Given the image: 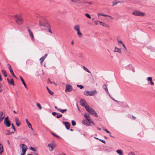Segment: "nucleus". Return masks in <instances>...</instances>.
Returning <instances> with one entry per match:
<instances>
[{"label": "nucleus", "instance_id": "338daca9", "mask_svg": "<svg viewBox=\"0 0 155 155\" xmlns=\"http://www.w3.org/2000/svg\"><path fill=\"white\" fill-rule=\"evenodd\" d=\"M40 61V64H41V65H42V62L43 61Z\"/></svg>", "mask_w": 155, "mask_h": 155}, {"label": "nucleus", "instance_id": "f03ea898", "mask_svg": "<svg viewBox=\"0 0 155 155\" xmlns=\"http://www.w3.org/2000/svg\"><path fill=\"white\" fill-rule=\"evenodd\" d=\"M86 110L93 115L97 117L98 116L95 111L89 106L86 107L85 108Z\"/></svg>", "mask_w": 155, "mask_h": 155}, {"label": "nucleus", "instance_id": "39448f33", "mask_svg": "<svg viewBox=\"0 0 155 155\" xmlns=\"http://www.w3.org/2000/svg\"><path fill=\"white\" fill-rule=\"evenodd\" d=\"M20 147L22 149V153L21 155H24L27 150V146L24 144H22L20 145Z\"/></svg>", "mask_w": 155, "mask_h": 155}, {"label": "nucleus", "instance_id": "b1692460", "mask_svg": "<svg viewBox=\"0 0 155 155\" xmlns=\"http://www.w3.org/2000/svg\"><path fill=\"white\" fill-rule=\"evenodd\" d=\"M3 151V146L0 143V154H1Z\"/></svg>", "mask_w": 155, "mask_h": 155}, {"label": "nucleus", "instance_id": "f8f14e48", "mask_svg": "<svg viewBox=\"0 0 155 155\" xmlns=\"http://www.w3.org/2000/svg\"><path fill=\"white\" fill-rule=\"evenodd\" d=\"M28 30L29 33V35L31 36V39L32 41H35V39L31 31V30L29 29L28 28Z\"/></svg>", "mask_w": 155, "mask_h": 155}, {"label": "nucleus", "instance_id": "8fccbe9b", "mask_svg": "<svg viewBox=\"0 0 155 155\" xmlns=\"http://www.w3.org/2000/svg\"><path fill=\"white\" fill-rule=\"evenodd\" d=\"M99 140H100V141H101L102 143H105V142L104 140H101V139H99Z\"/></svg>", "mask_w": 155, "mask_h": 155}, {"label": "nucleus", "instance_id": "e2e57ef3", "mask_svg": "<svg viewBox=\"0 0 155 155\" xmlns=\"http://www.w3.org/2000/svg\"><path fill=\"white\" fill-rule=\"evenodd\" d=\"M48 82H49L50 83L51 82V81H50V80L49 78H48Z\"/></svg>", "mask_w": 155, "mask_h": 155}, {"label": "nucleus", "instance_id": "ddd939ff", "mask_svg": "<svg viewBox=\"0 0 155 155\" xmlns=\"http://www.w3.org/2000/svg\"><path fill=\"white\" fill-rule=\"evenodd\" d=\"M99 22L100 23V24L101 25H102V26L104 27H107L108 28L109 27V25H107L104 22L100 21H99Z\"/></svg>", "mask_w": 155, "mask_h": 155}, {"label": "nucleus", "instance_id": "0eeeda50", "mask_svg": "<svg viewBox=\"0 0 155 155\" xmlns=\"http://www.w3.org/2000/svg\"><path fill=\"white\" fill-rule=\"evenodd\" d=\"M84 117L88 121L89 123H91L93 124L94 125V122L92 121V119L91 118L89 117V114H84Z\"/></svg>", "mask_w": 155, "mask_h": 155}, {"label": "nucleus", "instance_id": "f704fd0d", "mask_svg": "<svg viewBox=\"0 0 155 155\" xmlns=\"http://www.w3.org/2000/svg\"><path fill=\"white\" fill-rule=\"evenodd\" d=\"M85 15L87 17L89 18H91V16L88 13H86L85 14Z\"/></svg>", "mask_w": 155, "mask_h": 155}, {"label": "nucleus", "instance_id": "20e7f679", "mask_svg": "<svg viewBox=\"0 0 155 155\" xmlns=\"http://www.w3.org/2000/svg\"><path fill=\"white\" fill-rule=\"evenodd\" d=\"M80 26L79 25H76L74 26V28L75 30L77 31L78 35L80 37H81L82 35L80 31Z\"/></svg>", "mask_w": 155, "mask_h": 155}, {"label": "nucleus", "instance_id": "58836bf2", "mask_svg": "<svg viewBox=\"0 0 155 155\" xmlns=\"http://www.w3.org/2000/svg\"><path fill=\"white\" fill-rule=\"evenodd\" d=\"M0 122H1L5 117V116L0 117Z\"/></svg>", "mask_w": 155, "mask_h": 155}, {"label": "nucleus", "instance_id": "5701e85b", "mask_svg": "<svg viewBox=\"0 0 155 155\" xmlns=\"http://www.w3.org/2000/svg\"><path fill=\"white\" fill-rule=\"evenodd\" d=\"M10 72L11 74H12V75L15 77V78H17V77L15 76L14 74V73H13V71L12 70V69L11 68V67H10Z\"/></svg>", "mask_w": 155, "mask_h": 155}, {"label": "nucleus", "instance_id": "dca6fc26", "mask_svg": "<svg viewBox=\"0 0 155 155\" xmlns=\"http://www.w3.org/2000/svg\"><path fill=\"white\" fill-rule=\"evenodd\" d=\"M15 120L16 125L18 127H19L21 124V123L20 121L18 120V119L17 118H15Z\"/></svg>", "mask_w": 155, "mask_h": 155}, {"label": "nucleus", "instance_id": "603ef678", "mask_svg": "<svg viewBox=\"0 0 155 155\" xmlns=\"http://www.w3.org/2000/svg\"><path fill=\"white\" fill-rule=\"evenodd\" d=\"M150 83L152 85H153L154 84V83L152 81L150 82Z\"/></svg>", "mask_w": 155, "mask_h": 155}, {"label": "nucleus", "instance_id": "ea45409f", "mask_svg": "<svg viewBox=\"0 0 155 155\" xmlns=\"http://www.w3.org/2000/svg\"><path fill=\"white\" fill-rule=\"evenodd\" d=\"M30 149L34 151H36V150L33 147H31L30 148Z\"/></svg>", "mask_w": 155, "mask_h": 155}, {"label": "nucleus", "instance_id": "69168bd1", "mask_svg": "<svg viewBox=\"0 0 155 155\" xmlns=\"http://www.w3.org/2000/svg\"><path fill=\"white\" fill-rule=\"evenodd\" d=\"M7 80L8 84H10V80L8 78L7 79Z\"/></svg>", "mask_w": 155, "mask_h": 155}, {"label": "nucleus", "instance_id": "cd10ccee", "mask_svg": "<svg viewBox=\"0 0 155 155\" xmlns=\"http://www.w3.org/2000/svg\"><path fill=\"white\" fill-rule=\"evenodd\" d=\"M47 89L49 92V93L50 94H51V95H53V94H54V93L53 92H52V91H51L48 88V87H47Z\"/></svg>", "mask_w": 155, "mask_h": 155}, {"label": "nucleus", "instance_id": "de8ad7c7", "mask_svg": "<svg viewBox=\"0 0 155 155\" xmlns=\"http://www.w3.org/2000/svg\"><path fill=\"white\" fill-rule=\"evenodd\" d=\"M58 114L56 112H53L52 113V114L53 116H55L56 115Z\"/></svg>", "mask_w": 155, "mask_h": 155}, {"label": "nucleus", "instance_id": "3c124183", "mask_svg": "<svg viewBox=\"0 0 155 155\" xmlns=\"http://www.w3.org/2000/svg\"><path fill=\"white\" fill-rule=\"evenodd\" d=\"M52 135H54L55 137H57V138H59V136H58V135H56V134H54L53 133H52Z\"/></svg>", "mask_w": 155, "mask_h": 155}, {"label": "nucleus", "instance_id": "a878e982", "mask_svg": "<svg viewBox=\"0 0 155 155\" xmlns=\"http://www.w3.org/2000/svg\"><path fill=\"white\" fill-rule=\"evenodd\" d=\"M25 120L28 127H30L31 126V124L29 123V122L28 121V120L27 119H26Z\"/></svg>", "mask_w": 155, "mask_h": 155}, {"label": "nucleus", "instance_id": "4c0bfd02", "mask_svg": "<svg viewBox=\"0 0 155 155\" xmlns=\"http://www.w3.org/2000/svg\"><path fill=\"white\" fill-rule=\"evenodd\" d=\"M10 84H12L13 85H14V84L13 82V79H11L10 80Z\"/></svg>", "mask_w": 155, "mask_h": 155}, {"label": "nucleus", "instance_id": "9b49d317", "mask_svg": "<svg viewBox=\"0 0 155 155\" xmlns=\"http://www.w3.org/2000/svg\"><path fill=\"white\" fill-rule=\"evenodd\" d=\"M63 124L65 125L66 128L68 130L70 129L71 125L69 122H68L63 121Z\"/></svg>", "mask_w": 155, "mask_h": 155}, {"label": "nucleus", "instance_id": "2eb2a0df", "mask_svg": "<svg viewBox=\"0 0 155 155\" xmlns=\"http://www.w3.org/2000/svg\"><path fill=\"white\" fill-rule=\"evenodd\" d=\"M114 52H117L120 54H121V51L120 49L117 48V47H115V48L114 50Z\"/></svg>", "mask_w": 155, "mask_h": 155}, {"label": "nucleus", "instance_id": "72a5a7b5", "mask_svg": "<svg viewBox=\"0 0 155 155\" xmlns=\"http://www.w3.org/2000/svg\"><path fill=\"white\" fill-rule=\"evenodd\" d=\"M77 86L78 87H79L81 89L84 88V87L82 85L77 84Z\"/></svg>", "mask_w": 155, "mask_h": 155}, {"label": "nucleus", "instance_id": "c9c22d12", "mask_svg": "<svg viewBox=\"0 0 155 155\" xmlns=\"http://www.w3.org/2000/svg\"><path fill=\"white\" fill-rule=\"evenodd\" d=\"M36 104H37V106L39 107V110H41V107L40 104L38 103H37Z\"/></svg>", "mask_w": 155, "mask_h": 155}, {"label": "nucleus", "instance_id": "6e6d98bb", "mask_svg": "<svg viewBox=\"0 0 155 155\" xmlns=\"http://www.w3.org/2000/svg\"><path fill=\"white\" fill-rule=\"evenodd\" d=\"M47 54H45L43 57L45 58L47 57Z\"/></svg>", "mask_w": 155, "mask_h": 155}, {"label": "nucleus", "instance_id": "13d9d810", "mask_svg": "<svg viewBox=\"0 0 155 155\" xmlns=\"http://www.w3.org/2000/svg\"><path fill=\"white\" fill-rule=\"evenodd\" d=\"M123 51L124 52H126L127 51V49L126 48H124V49L123 50Z\"/></svg>", "mask_w": 155, "mask_h": 155}, {"label": "nucleus", "instance_id": "c756f323", "mask_svg": "<svg viewBox=\"0 0 155 155\" xmlns=\"http://www.w3.org/2000/svg\"><path fill=\"white\" fill-rule=\"evenodd\" d=\"M120 2H117L116 1H114L113 2V5L112 6H113L114 5H116L118 3Z\"/></svg>", "mask_w": 155, "mask_h": 155}, {"label": "nucleus", "instance_id": "bb28decb", "mask_svg": "<svg viewBox=\"0 0 155 155\" xmlns=\"http://www.w3.org/2000/svg\"><path fill=\"white\" fill-rule=\"evenodd\" d=\"M101 15L102 16H104L109 17H110L112 19H114V18L112 17L111 16H110V15H109L104 14H103V13H101Z\"/></svg>", "mask_w": 155, "mask_h": 155}, {"label": "nucleus", "instance_id": "37998d69", "mask_svg": "<svg viewBox=\"0 0 155 155\" xmlns=\"http://www.w3.org/2000/svg\"><path fill=\"white\" fill-rule=\"evenodd\" d=\"M5 134L6 135H9L10 134V131L9 130H8L5 132Z\"/></svg>", "mask_w": 155, "mask_h": 155}, {"label": "nucleus", "instance_id": "7ed1b4c3", "mask_svg": "<svg viewBox=\"0 0 155 155\" xmlns=\"http://www.w3.org/2000/svg\"><path fill=\"white\" fill-rule=\"evenodd\" d=\"M132 14L135 16H144L146 13L145 12H142L140 11H134L132 13Z\"/></svg>", "mask_w": 155, "mask_h": 155}, {"label": "nucleus", "instance_id": "aec40b11", "mask_svg": "<svg viewBox=\"0 0 155 155\" xmlns=\"http://www.w3.org/2000/svg\"><path fill=\"white\" fill-rule=\"evenodd\" d=\"M116 152L119 155H123V151L121 150H118L116 151Z\"/></svg>", "mask_w": 155, "mask_h": 155}, {"label": "nucleus", "instance_id": "f257e3e1", "mask_svg": "<svg viewBox=\"0 0 155 155\" xmlns=\"http://www.w3.org/2000/svg\"><path fill=\"white\" fill-rule=\"evenodd\" d=\"M13 17L15 18L16 23L19 25H21L24 22V19L22 17L18 15H13Z\"/></svg>", "mask_w": 155, "mask_h": 155}, {"label": "nucleus", "instance_id": "5fc2aeb1", "mask_svg": "<svg viewBox=\"0 0 155 155\" xmlns=\"http://www.w3.org/2000/svg\"><path fill=\"white\" fill-rule=\"evenodd\" d=\"M54 108H55V109H57V110H58V111H59V109H60V108H58V107H57V106H55V107H54Z\"/></svg>", "mask_w": 155, "mask_h": 155}, {"label": "nucleus", "instance_id": "09e8293b", "mask_svg": "<svg viewBox=\"0 0 155 155\" xmlns=\"http://www.w3.org/2000/svg\"><path fill=\"white\" fill-rule=\"evenodd\" d=\"M3 113L2 112H0V117L2 116H4V115H3Z\"/></svg>", "mask_w": 155, "mask_h": 155}, {"label": "nucleus", "instance_id": "49530a36", "mask_svg": "<svg viewBox=\"0 0 155 155\" xmlns=\"http://www.w3.org/2000/svg\"><path fill=\"white\" fill-rule=\"evenodd\" d=\"M62 116V114H60V115H57L56 116V117L57 118H59L61 117Z\"/></svg>", "mask_w": 155, "mask_h": 155}, {"label": "nucleus", "instance_id": "c03bdc74", "mask_svg": "<svg viewBox=\"0 0 155 155\" xmlns=\"http://www.w3.org/2000/svg\"><path fill=\"white\" fill-rule=\"evenodd\" d=\"M45 59L43 57H42L39 60L43 61Z\"/></svg>", "mask_w": 155, "mask_h": 155}, {"label": "nucleus", "instance_id": "a211bd4d", "mask_svg": "<svg viewBox=\"0 0 155 155\" xmlns=\"http://www.w3.org/2000/svg\"><path fill=\"white\" fill-rule=\"evenodd\" d=\"M82 68L84 70L87 71V72H88L89 73H91V72L88 69H87L85 66H82Z\"/></svg>", "mask_w": 155, "mask_h": 155}, {"label": "nucleus", "instance_id": "052dcab7", "mask_svg": "<svg viewBox=\"0 0 155 155\" xmlns=\"http://www.w3.org/2000/svg\"><path fill=\"white\" fill-rule=\"evenodd\" d=\"M105 132H106V133H109V134H110V132L108 131L107 130L106 131H105Z\"/></svg>", "mask_w": 155, "mask_h": 155}, {"label": "nucleus", "instance_id": "4468645a", "mask_svg": "<svg viewBox=\"0 0 155 155\" xmlns=\"http://www.w3.org/2000/svg\"><path fill=\"white\" fill-rule=\"evenodd\" d=\"M97 93V91L96 90H95L92 91H89V96H92L96 94Z\"/></svg>", "mask_w": 155, "mask_h": 155}, {"label": "nucleus", "instance_id": "9d476101", "mask_svg": "<svg viewBox=\"0 0 155 155\" xmlns=\"http://www.w3.org/2000/svg\"><path fill=\"white\" fill-rule=\"evenodd\" d=\"M48 146L51 148V149H50V151H52L54 149V148L56 146V145L54 143H49L48 144Z\"/></svg>", "mask_w": 155, "mask_h": 155}, {"label": "nucleus", "instance_id": "6ab92c4d", "mask_svg": "<svg viewBox=\"0 0 155 155\" xmlns=\"http://www.w3.org/2000/svg\"><path fill=\"white\" fill-rule=\"evenodd\" d=\"M103 87L107 93H109L107 85L106 84H104L103 85Z\"/></svg>", "mask_w": 155, "mask_h": 155}, {"label": "nucleus", "instance_id": "423d86ee", "mask_svg": "<svg viewBox=\"0 0 155 155\" xmlns=\"http://www.w3.org/2000/svg\"><path fill=\"white\" fill-rule=\"evenodd\" d=\"M80 103L81 105L85 107V108L88 106L86 101L83 99H81Z\"/></svg>", "mask_w": 155, "mask_h": 155}, {"label": "nucleus", "instance_id": "0e129e2a", "mask_svg": "<svg viewBox=\"0 0 155 155\" xmlns=\"http://www.w3.org/2000/svg\"><path fill=\"white\" fill-rule=\"evenodd\" d=\"M13 112H14V113H15V114H17V113H18V111H16L15 110H14L13 111Z\"/></svg>", "mask_w": 155, "mask_h": 155}, {"label": "nucleus", "instance_id": "e433bc0d", "mask_svg": "<svg viewBox=\"0 0 155 155\" xmlns=\"http://www.w3.org/2000/svg\"><path fill=\"white\" fill-rule=\"evenodd\" d=\"M147 80L148 81H150V82L152 81V77H149L147 78Z\"/></svg>", "mask_w": 155, "mask_h": 155}, {"label": "nucleus", "instance_id": "2f4dec72", "mask_svg": "<svg viewBox=\"0 0 155 155\" xmlns=\"http://www.w3.org/2000/svg\"><path fill=\"white\" fill-rule=\"evenodd\" d=\"M3 75L6 74V71L4 70H2L1 71Z\"/></svg>", "mask_w": 155, "mask_h": 155}, {"label": "nucleus", "instance_id": "4d7b16f0", "mask_svg": "<svg viewBox=\"0 0 155 155\" xmlns=\"http://www.w3.org/2000/svg\"><path fill=\"white\" fill-rule=\"evenodd\" d=\"M29 127V128H31V130H33V128H32V127L31 125V126L30 127Z\"/></svg>", "mask_w": 155, "mask_h": 155}, {"label": "nucleus", "instance_id": "4be33fe9", "mask_svg": "<svg viewBox=\"0 0 155 155\" xmlns=\"http://www.w3.org/2000/svg\"><path fill=\"white\" fill-rule=\"evenodd\" d=\"M71 2H73L74 3H80L79 0H72Z\"/></svg>", "mask_w": 155, "mask_h": 155}, {"label": "nucleus", "instance_id": "f3484780", "mask_svg": "<svg viewBox=\"0 0 155 155\" xmlns=\"http://www.w3.org/2000/svg\"><path fill=\"white\" fill-rule=\"evenodd\" d=\"M20 79L21 80V81L22 82V83H23V84H24V86L26 88H27V85L26 84V83H25L24 80H23V78L21 77V76H20Z\"/></svg>", "mask_w": 155, "mask_h": 155}, {"label": "nucleus", "instance_id": "a19ab883", "mask_svg": "<svg viewBox=\"0 0 155 155\" xmlns=\"http://www.w3.org/2000/svg\"><path fill=\"white\" fill-rule=\"evenodd\" d=\"M99 21H97L96 20H95L94 21V22L95 24L96 25H98V23L99 22Z\"/></svg>", "mask_w": 155, "mask_h": 155}, {"label": "nucleus", "instance_id": "393cba45", "mask_svg": "<svg viewBox=\"0 0 155 155\" xmlns=\"http://www.w3.org/2000/svg\"><path fill=\"white\" fill-rule=\"evenodd\" d=\"M84 94L86 96H89V91H85L84 92Z\"/></svg>", "mask_w": 155, "mask_h": 155}, {"label": "nucleus", "instance_id": "774afa93", "mask_svg": "<svg viewBox=\"0 0 155 155\" xmlns=\"http://www.w3.org/2000/svg\"><path fill=\"white\" fill-rule=\"evenodd\" d=\"M114 101H115L117 102H118L119 101H117L115 100H114V99L113 98H111Z\"/></svg>", "mask_w": 155, "mask_h": 155}, {"label": "nucleus", "instance_id": "a18cd8bd", "mask_svg": "<svg viewBox=\"0 0 155 155\" xmlns=\"http://www.w3.org/2000/svg\"><path fill=\"white\" fill-rule=\"evenodd\" d=\"M128 155H135V154L133 152H131L129 153Z\"/></svg>", "mask_w": 155, "mask_h": 155}, {"label": "nucleus", "instance_id": "680f3d73", "mask_svg": "<svg viewBox=\"0 0 155 155\" xmlns=\"http://www.w3.org/2000/svg\"><path fill=\"white\" fill-rule=\"evenodd\" d=\"M124 48H126V47H125V46L123 44H122Z\"/></svg>", "mask_w": 155, "mask_h": 155}, {"label": "nucleus", "instance_id": "6e6552de", "mask_svg": "<svg viewBox=\"0 0 155 155\" xmlns=\"http://www.w3.org/2000/svg\"><path fill=\"white\" fill-rule=\"evenodd\" d=\"M72 90L71 85L70 84H66L65 90V92H70Z\"/></svg>", "mask_w": 155, "mask_h": 155}, {"label": "nucleus", "instance_id": "473e14b6", "mask_svg": "<svg viewBox=\"0 0 155 155\" xmlns=\"http://www.w3.org/2000/svg\"><path fill=\"white\" fill-rule=\"evenodd\" d=\"M71 123L73 126H74L76 125V123L74 120H72L71 121Z\"/></svg>", "mask_w": 155, "mask_h": 155}, {"label": "nucleus", "instance_id": "79ce46f5", "mask_svg": "<svg viewBox=\"0 0 155 155\" xmlns=\"http://www.w3.org/2000/svg\"><path fill=\"white\" fill-rule=\"evenodd\" d=\"M12 128H13V129H14V130L15 131H16V129H15L14 125L13 124H12Z\"/></svg>", "mask_w": 155, "mask_h": 155}, {"label": "nucleus", "instance_id": "c85d7f7f", "mask_svg": "<svg viewBox=\"0 0 155 155\" xmlns=\"http://www.w3.org/2000/svg\"><path fill=\"white\" fill-rule=\"evenodd\" d=\"M67 109L62 110L61 109H59V111H60L62 113H63L64 112L66 111H67Z\"/></svg>", "mask_w": 155, "mask_h": 155}, {"label": "nucleus", "instance_id": "bf43d9fd", "mask_svg": "<svg viewBox=\"0 0 155 155\" xmlns=\"http://www.w3.org/2000/svg\"><path fill=\"white\" fill-rule=\"evenodd\" d=\"M132 117L134 120H135L136 118L135 117H134L133 116H132Z\"/></svg>", "mask_w": 155, "mask_h": 155}, {"label": "nucleus", "instance_id": "412c9836", "mask_svg": "<svg viewBox=\"0 0 155 155\" xmlns=\"http://www.w3.org/2000/svg\"><path fill=\"white\" fill-rule=\"evenodd\" d=\"M82 122L84 124L86 125H89L88 123L85 120H83Z\"/></svg>", "mask_w": 155, "mask_h": 155}, {"label": "nucleus", "instance_id": "1a4fd4ad", "mask_svg": "<svg viewBox=\"0 0 155 155\" xmlns=\"http://www.w3.org/2000/svg\"><path fill=\"white\" fill-rule=\"evenodd\" d=\"M4 124H5L6 126L7 127H10V121L8 120V117L5 118L4 120Z\"/></svg>", "mask_w": 155, "mask_h": 155}, {"label": "nucleus", "instance_id": "864d4df0", "mask_svg": "<svg viewBox=\"0 0 155 155\" xmlns=\"http://www.w3.org/2000/svg\"><path fill=\"white\" fill-rule=\"evenodd\" d=\"M118 43H121L122 44H123V43H122V42L121 41H119V40H118Z\"/></svg>", "mask_w": 155, "mask_h": 155}, {"label": "nucleus", "instance_id": "7c9ffc66", "mask_svg": "<svg viewBox=\"0 0 155 155\" xmlns=\"http://www.w3.org/2000/svg\"><path fill=\"white\" fill-rule=\"evenodd\" d=\"M39 25L40 26H45V24L41 21H40L39 22Z\"/></svg>", "mask_w": 155, "mask_h": 155}]
</instances>
